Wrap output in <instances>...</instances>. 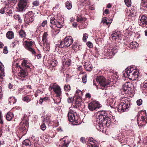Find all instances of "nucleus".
<instances>
[{"label": "nucleus", "mask_w": 147, "mask_h": 147, "mask_svg": "<svg viewBox=\"0 0 147 147\" xmlns=\"http://www.w3.org/2000/svg\"><path fill=\"white\" fill-rule=\"evenodd\" d=\"M96 121L98 123L96 128L100 131L102 130L104 128L109 127L111 123L110 119L108 117L107 112L105 111L99 112Z\"/></svg>", "instance_id": "obj_1"}, {"label": "nucleus", "mask_w": 147, "mask_h": 147, "mask_svg": "<svg viewBox=\"0 0 147 147\" xmlns=\"http://www.w3.org/2000/svg\"><path fill=\"white\" fill-rule=\"evenodd\" d=\"M123 73V76L128 77L130 80L133 81L135 80L138 79L139 74L137 69H134L131 67H127Z\"/></svg>", "instance_id": "obj_2"}, {"label": "nucleus", "mask_w": 147, "mask_h": 147, "mask_svg": "<svg viewBox=\"0 0 147 147\" xmlns=\"http://www.w3.org/2000/svg\"><path fill=\"white\" fill-rule=\"evenodd\" d=\"M134 85L130 82H126L123 86L121 90L122 95L125 94L131 95L134 93Z\"/></svg>", "instance_id": "obj_3"}, {"label": "nucleus", "mask_w": 147, "mask_h": 147, "mask_svg": "<svg viewBox=\"0 0 147 147\" xmlns=\"http://www.w3.org/2000/svg\"><path fill=\"white\" fill-rule=\"evenodd\" d=\"M96 80L100 85V88L102 89H104L107 87L111 82V81L109 79L106 80L103 76H97Z\"/></svg>", "instance_id": "obj_4"}, {"label": "nucleus", "mask_w": 147, "mask_h": 147, "mask_svg": "<svg viewBox=\"0 0 147 147\" xmlns=\"http://www.w3.org/2000/svg\"><path fill=\"white\" fill-rule=\"evenodd\" d=\"M67 115L69 120L72 122L73 125H76L80 124L78 123V116L74 111L72 110H69Z\"/></svg>", "instance_id": "obj_5"}, {"label": "nucleus", "mask_w": 147, "mask_h": 147, "mask_svg": "<svg viewBox=\"0 0 147 147\" xmlns=\"http://www.w3.org/2000/svg\"><path fill=\"white\" fill-rule=\"evenodd\" d=\"M130 106L129 103L127 100H122L117 105L116 108L118 111L123 112L127 111Z\"/></svg>", "instance_id": "obj_6"}, {"label": "nucleus", "mask_w": 147, "mask_h": 147, "mask_svg": "<svg viewBox=\"0 0 147 147\" xmlns=\"http://www.w3.org/2000/svg\"><path fill=\"white\" fill-rule=\"evenodd\" d=\"M28 124V122L27 120L24 119V118L22 119L18 128L19 132L22 133L24 135L25 134L27 131Z\"/></svg>", "instance_id": "obj_7"}, {"label": "nucleus", "mask_w": 147, "mask_h": 147, "mask_svg": "<svg viewBox=\"0 0 147 147\" xmlns=\"http://www.w3.org/2000/svg\"><path fill=\"white\" fill-rule=\"evenodd\" d=\"M50 89H53L56 94V96H61V91L60 86L56 83L51 84L49 87Z\"/></svg>", "instance_id": "obj_8"}, {"label": "nucleus", "mask_w": 147, "mask_h": 147, "mask_svg": "<svg viewBox=\"0 0 147 147\" xmlns=\"http://www.w3.org/2000/svg\"><path fill=\"white\" fill-rule=\"evenodd\" d=\"M101 105L99 102L96 101H94L90 102L88 105L89 109L91 111H93L101 107Z\"/></svg>", "instance_id": "obj_9"}, {"label": "nucleus", "mask_w": 147, "mask_h": 147, "mask_svg": "<svg viewBox=\"0 0 147 147\" xmlns=\"http://www.w3.org/2000/svg\"><path fill=\"white\" fill-rule=\"evenodd\" d=\"M118 48V47L117 46H115L113 45L111 46L108 49L105 50V54L109 56L114 55L117 52Z\"/></svg>", "instance_id": "obj_10"}, {"label": "nucleus", "mask_w": 147, "mask_h": 147, "mask_svg": "<svg viewBox=\"0 0 147 147\" xmlns=\"http://www.w3.org/2000/svg\"><path fill=\"white\" fill-rule=\"evenodd\" d=\"M23 45L26 49L31 52L32 54H35V52L32 48V42L30 40L23 42Z\"/></svg>", "instance_id": "obj_11"}, {"label": "nucleus", "mask_w": 147, "mask_h": 147, "mask_svg": "<svg viewBox=\"0 0 147 147\" xmlns=\"http://www.w3.org/2000/svg\"><path fill=\"white\" fill-rule=\"evenodd\" d=\"M33 16L34 14L32 11H28L25 15V21L26 23L28 24L32 23L34 20Z\"/></svg>", "instance_id": "obj_12"}, {"label": "nucleus", "mask_w": 147, "mask_h": 147, "mask_svg": "<svg viewBox=\"0 0 147 147\" xmlns=\"http://www.w3.org/2000/svg\"><path fill=\"white\" fill-rule=\"evenodd\" d=\"M27 3L26 0H20L18 4V6L16 7L17 11L20 12H22L24 8L26 6Z\"/></svg>", "instance_id": "obj_13"}, {"label": "nucleus", "mask_w": 147, "mask_h": 147, "mask_svg": "<svg viewBox=\"0 0 147 147\" xmlns=\"http://www.w3.org/2000/svg\"><path fill=\"white\" fill-rule=\"evenodd\" d=\"M137 122L139 126H142L145 125L147 122L146 116H141L140 117H137Z\"/></svg>", "instance_id": "obj_14"}, {"label": "nucleus", "mask_w": 147, "mask_h": 147, "mask_svg": "<svg viewBox=\"0 0 147 147\" xmlns=\"http://www.w3.org/2000/svg\"><path fill=\"white\" fill-rule=\"evenodd\" d=\"M50 21L51 24L53 25H55L58 28H61L63 26V22L55 20V18L53 17H51Z\"/></svg>", "instance_id": "obj_15"}, {"label": "nucleus", "mask_w": 147, "mask_h": 147, "mask_svg": "<svg viewBox=\"0 0 147 147\" xmlns=\"http://www.w3.org/2000/svg\"><path fill=\"white\" fill-rule=\"evenodd\" d=\"M139 20L140 22V25L143 27H147V17L143 15L141 17H139Z\"/></svg>", "instance_id": "obj_16"}, {"label": "nucleus", "mask_w": 147, "mask_h": 147, "mask_svg": "<svg viewBox=\"0 0 147 147\" xmlns=\"http://www.w3.org/2000/svg\"><path fill=\"white\" fill-rule=\"evenodd\" d=\"M73 40L71 36H66L64 39L63 44L65 46L69 47L72 44Z\"/></svg>", "instance_id": "obj_17"}, {"label": "nucleus", "mask_w": 147, "mask_h": 147, "mask_svg": "<svg viewBox=\"0 0 147 147\" xmlns=\"http://www.w3.org/2000/svg\"><path fill=\"white\" fill-rule=\"evenodd\" d=\"M18 75L21 78L22 80H23L24 79L22 78H25L27 76L28 72L26 70L22 69L18 73Z\"/></svg>", "instance_id": "obj_18"}, {"label": "nucleus", "mask_w": 147, "mask_h": 147, "mask_svg": "<svg viewBox=\"0 0 147 147\" xmlns=\"http://www.w3.org/2000/svg\"><path fill=\"white\" fill-rule=\"evenodd\" d=\"M111 36L113 39H119L121 37V34L119 31L113 32V33L111 35Z\"/></svg>", "instance_id": "obj_19"}, {"label": "nucleus", "mask_w": 147, "mask_h": 147, "mask_svg": "<svg viewBox=\"0 0 147 147\" xmlns=\"http://www.w3.org/2000/svg\"><path fill=\"white\" fill-rule=\"evenodd\" d=\"M75 100V106L76 107H79L80 106L81 103L82 101V98L80 97H74Z\"/></svg>", "instance_id": "obj_20"}, {"label": "nucleus", "mask_w": 147, "mask_h": 147, "mask_svg": "<svg viewBox=\"0 0 147 147\" xmlns=\"http://www.w3.org/2000/svg\"><path fill=\"white\" fill-rule=\"evenodd\" d=\"M23 66L29 68L30 67V63L28 60H24L21 63Z\"/></svg>", "instance_id": "obj_21"}, {"label": "nucleus", "mask_w": 147, "mask_h": 147, "mask_svg": "<svg viewBox=\"0 0 147 147\" xmlns=\"http://www.w3.org/2000/svg\"><path fill=\"white\" fill-rule=\"evenodd\" d=\"M141 8L143 10L147 9V0H142L141 4Z\"/></svg>", "instance_id": "obj_22"}, {"label": "nucleus", "mask_w": 147, "mask_h": 147, "mask_svg": "<svg viewBox=\"0 0 147 147\" xmlns=\"http://www.w3.org/2000/svg\"><path fill=\"white\" fill-rule=\"evenodd\" d=\"M138 44L136 42H131L129 44L128 47L130 49H135L138 47Z\"/></svg>", "instance_id": "obj_23"}, {"label": "nucleus", "mask_w": 147, "mask_h": 147, "mask_svg": "<svg viewBox=\"0 0 147 147\" xmlns=\"http://www.w3.org/2000/svg\"><path fill=\"white\" fill-rule=\"evenodd\" d=\"M118 139L121 143L123 144L122 145H125L127 143V140L124 137L119 136Z\"/></svg>", "instance_id": "obj_24"}, {"label": "nucleus", "mask_w": 147, "mask_h": 147, "mask_svg": "<svg viewBox=\"0 0 147 147\" xmlns=\"http://www.w3.org/2000/svg\"><path fill=\"white\" fill-rule=\"evenodd\" d=\"M7 37L9 39H12L14 37L13 33L12 31H9L6 34Z\"/></svg>", "instance_id": "obj_25"}, {"label": "nucleus", "mask_w": 147, "mask_h": 147, "mask_svg": "<svg viewBox=\"0 0 147 147\" xmlns=\"http://www.w3.org/2000/svg\"><path fill=\"white\" fill-rule=\"evenodd\" d=\"M107 101L109 102L110 105H112L113 104L114 105L116 102V99L113 97H109L108 100H107Z\"/></svg>", "instance_id": "obj_26"}, {"label": "nucleus", "mask_w": 147, "mask_h": 147, "mask_svg": "<svg viewBox=\"0 0 147 147\" xmlns=\"http://www.w3.org/2000/svg\"><path fill=\"white\" fill-rule=\"evenodd\" d=\"M4 66L2 63L0 62V78L4 76V72L3 71Z\"/></svg>", "instance_id": "obj_27"}, {"label": "nucleus", "mask_w": 147, "mask_h": 147, "mask_svg": "<svg viewBox=\"0 0 147 147\" xmlns=\"http://www.w3.org/2000/svg\"><path fill=\"white\" fill-rule=\"evenodd\" d=\"M22 144L26 146H29V147H30L31 144L30 140L28 139L24 140L22 142Z\"/></svg>", "instance_id": "obj_28"}, {"label": "nucleus", "mask_w": 147, "mask_h": 147, "mask_svg": "<svg viewBox=\"0 0 147 147\" xmlns=\"http://www.w3.org/2000/svg\"><path fill=\"white\" fill-rule=\"evenodd\" d=\"M82 94L83 92L82 91L79 90H77L76 91L75 97H80V98H82Z\"/></svg>", "instance_id": "obj_29"}, {"label": "nucleus", "mask_w": 147, "mask_h": 147, "mask_svg": "<svg viewBox=\"0 0 147 147\" xmlns=\"http://www.w3.org/2000/svg\"><path fill=\"white\" fill-rule=\"evenodd\" d=\"M56 96V98L53 99V100H54L55 103L58 105L61 102V96Z\"/></svg>", "instance_id": "obj_30"}, {"label": "nucleus", "mask_w": 147, "mask_h": 147, "mask_svg": "<svg viewBox=\"0 0 147 147\" xmlns=\"http://www.w3.org/2000/svg\"><path fill=\"white\" fill-rule=\"evenodd\" d=\"M13 116V113L10 112H8L6 115V118L8 121H10L11 120Z\"/></svg>", "instance_id": "obj_31"}, {"label": "nucleus", "mask_w": 147, "mask_h": 147, "mask_svg": "<svg viewBox=\"0 0 147 147\" xmlns=\"http://www.w3.org/2000/svg\"><path fill=\"white\" fill-rule=\"evenodd\" d=\"M50 117L49 116H46L44 118V120H43V122L47 123L50 122Z\"/></svg>", "instance_id": "obj_32"}, {"label": "nucleus", "mask_w": 147, "mask_h": 147, "mask_svg": "<svg viewBox=\"0 0 147 147\" xmlns=\"http://www.w3.org/2000/svg\"><path fill=\"white\" fill-rule=\"evenodd\" d=\"M43 44L44 46V48L45 49L44 47H45V50L46 51H49L50 49V47H49V43L48 42H44L43 43Z\"/></svg>", "instance_id": "obj_33"}, {"label": "nucleus", "mask_w": 147, "mask_h": 147, "mask_svg": "<svg viewBox=\"0 0 147 147\" xmlns=\"http://www.w3.org/2000/svg\"><path fill=\"white\" fill-rule=\"evenodd\" d=\"M47 33L45 32L44 33L42 38V41L43 43L46 42H48L47 40Z\"/></svg>", "instance_id": "obj_34"}, {"label": "nucleus", "mask_w": 147, "mask_h": 147, "mask_svg": "<svg viewBox=\"0 0 147 147\" xmlns=\"http://www.w3.org/2000/svg\"><path fill=\"white\" fill-rule=\"evenodd\" d=\"M22 100L28 103L31 100V98L28 96H25L22 98Z\"/></svg>", "instance_id": "obj_35"}, {"label": "nucleus", "mask_w": 147, "mask_h": 147, "mask_svg": "<svg viewBox=\"0 0 147 147\" xmlns=\"http://www.w3.org/2000/svg\"><path fill=\"white\" fill-rule=\"evenodd\" d=\"M19 34L21 37H25L26 36V33L24 30H21L19 32Z\"/></svg>", "instance_id": "obj_36"}, {"label": "nucleus", "mask_w": 147, "mask_h": 147, "mask_svg": "<svg viewBox=\"0 0 147 147\" xmlns=\"http://www.w3.org/2000/svg\"><path fill=\"white\" fill-rule=\"evenodd\" d=\"M13 18L17 20H18L19 22H22V20L20 19V16L17 14H15L13 16Z\"/></svg>", "instance_id": "obj_37"}, {"label": "nucleus", "mask_w": 147, "mask_h": 147, "mask_svg": "<svg viewBox=\"0 0 147 147\" xmlns=\"http://www.w3.org/2000/svg\"><path fill=\"white\" fill-rule=\"evenodd\" d=\"M66 6L68 9H70L72 7V4L69 1L66 2Z\"/></svg>", "instance_id": "obj_38"}, {"label": "nucleus", "mask_w": 147, "mask_h": 147, "mask_svg": "<svg viewBox=\"0 0 147 147\" xmlns=\"http://www.w3.org/2000/svg\"><path fill=\"white\" fill-rule=\"evenodd\" d=\"M72 48L74 51H78V49H79L78 47V44L76 43H75L73 44Z\"/></svg>", "instance_id": "obj_39"}, {"label": "nucleus", "mask_w": 147, "mask_h": 147, "mask_svg": "<svg viewBox=\"0 0 147 147\" xmlns=\"http://www.w3.org/2000/svg\"><path fill=\"white\" fill-rule=\"evenodd\" d=\"M50 64L52 66L55 67L57 64V61L53 59L51 61Z\"/></svg>", "instance_id": "obj_40"}, {"label": "nucleus", "mask_w": 147, "mask_h": 147, "mask_svg": "<svg viewBox=\"0 0 147 147\" xmlns=\"http://www.w3.org/2000/svg\"><path fill=\"white\" fill-rule=\"evenodd\" d=\"M77 21L78 22H84L86 20V19L84 18L80 17H79L77 18Z\"/></svg>", "instance_id": "obj_41"}, {"label": "nucleus", "mask_w": 147, "mask_h": 147, "mask_svg": "<svg viewBox=\"0 0 147 147\" xmlns=\"http://www.w3.org/2000/svg\"><path fill=\"white\" fill-rule=\"evenodd\" d=\"M48 97H45L42 98H40L39 100V103L40 104H41L43 102L49 99Z\"/></svg>", "instance_id": "obj_42"}, {"label": "nucleus", "mask_w": 147, "mask_h": 147, "mask_svg": "<svg viewBox=\"0 0 147 147\" xmlns=\"http://www.w3.org/2000/svg\"><path fill=\"white\" fill-rule=\"evenodd\" d=\"M63 141L64 142L63 144H62L61 145H59V147H67L69 144L67 143L65 140H63Z\"/></svg>", "instance_id": "obj_43"}, {"label": "nucleus", "mask_w": 147, "mask_h": 147, "mask_svg": "<svg viewBox=\"0 0 147 147\" xmlns=\"http://www.w3.org/2000/svg\"><path fill=\"white\" fill-rule=\"evenodd\" d=\"M124 2L127 7H129L131 5V0H124Z\"/></svg>", "instance_id": "obj_44"}, {"label": "nucleus", "mask_w": 147, "mask_h": 147, "mask_svg": "<svg viewBox=\"0 0 147 147\" xmlns=\"http://www.w3.org/2000/svg\"><path fill=\"white\" fill-rule=\"evenodd\" d=\"M70 87L69 85H65L64 86V89L66 92H68L70 90Z\"/></svg>", "instance_id": "obj_45"}, {"label": "nucleus", "mask_w": 147, "mask_h": 147, "mask_svg": "<svg viewBox=\"0 0 147 147\" xmlns=\"http://www.w3.org/2000/svg\"><path fill=\"white\" fill-rule=\"evenodd\" d=\"M130 13H131V15L132 17H134L136 16V10H133L131 11V10H130Z\"/></svg>", "instance_id": "obj_46"}, {"label": "nucleus", "mask_w": 147, "mask_h": 147, "mask_svg": "<svg viewBox=\"0 0 147 147\" xmlns=\"http://www.w3.org/2000/svg\"><path fill=\"white\" fill-rule=\"evenodd\" d=\"M88 37V35L86 33H84L83 34V40L84 42L86 41V39Z\"/></svg>", "instance_id": "obj_47"}, {"label": "nucleus", "mask_w": 147, "mask_h": 147, "mask_svg": "<svg viewBox=\"0 0 147 147\" xmlns=\"http://www.w3.org/2000/svg\"><path fill=\"white\" fill-rule=\"evenodd\" d=\"M85 68L88 71H90L92 70V66L91 65H88L87 66H85Z\"/></svg>", "instance_id": "obj_48"}, {"label": "nucleus", "mask_w": 147, "mask_h": 147, "mask_svg": "<svg viewBox=\"0 0 147 147\" xmlns=\"http://www.w3.org/2000/svg\"><path fill=\"white\" fill-rule=\"evenodd\" d=\"M40 128L42 130H45L46 128V127L45 124V123L43 122V123L40 126Z\"/></svg>", "instance_id": "obj_49"}, {"label": "nucleus", "mask_w": 147, "mask_h": 147, "mask_svg": "<svg viewBox=\"0 0 147 147\" xmlns=\"http://www.w3.org/2000/svg\"><path fill=\"white\" fill-rule=\"evenodd\" d=\"M102 22L103 23H106L107 25H108L109 22H107V18L106 17L103 18L102 21Z\"/></svg>", "instance_id": "obj_50"}, {"label": "nucleus", "mask_w": 147, "mask_h": 147, "mask_svg": "<svg viewBox=\"0 0 147 147\" xmlns=\"http://www.w3.org/2000/svg\"><path fill=\"white\" fill-rule=\"evenodd\" d=\"M136 103L138 105L140 106L142 103V100L141 99L138 100L137 101Z\"/></svg>", "instance_id": "obj_51"}, {"label": "nucleus", "mask_w": 147, "mask_h": 147, "mask_svg": "<svg viewBox=\"0 0 147 147\" xmlns=\"http://www.w3.org/2000/svg\"><path fill=\"white\" fill-rule=\"evenodd\" d=\"M87 77V75L85 74V75L84 76L82 77V82L84 83H86V78Z\"/></svg>", "instance_id": "obj_52"}, {"label": "nucleus", "mask_w": 147, "mask_h": 147, "mask_svg": "<svg viewBox=\"0 0 147 147\" xmlns=\"http://www.w3.org/2000/svg\"><path fill=\"white\" fill-rule=\"evenodd\" d=\"M86 45L90 48H92L93 47L92 44L89 41L87 42L86 43Z\"/></svg>", "instance_id": "obj_53"}, {"label": "nucleus", "mask_w": 147, "mask_h": 147, "mask_svg": "<svg viewBox=\"0 0 147 147\" xmlns=\"http://www.w3.org/2000/svg\"><path fill=\"white\" fill-rule=\"evenodd\" d=\"M73 99L74 98H72V97H69L67 99L68 102L69 103L72 102L73 100Z\"/></svg>", "instance_id": "obj_54"}, {"label": "nucleus", "mask_w": 147, "mask_h": 147, "mask_svg": "<svg viewBox=\"0 0 147 147\" xmlns=\"http://www.w3.org/2000/svg\"><path fill=\"white\" fill-rule=\"evenodd\" d=\"M8 51L7 50V47H4L3 48V53L5 54H6L8 53Z\"/></svg>", "instance_id": "obj_55"}, {"label": "nucleus", "mask_w": 147, "mask_h": 147, "mask_svg": "<svg viewBox=\"0 0 147 147\" xmlns=\"http://www.w3.org/2000/svg\"><path fill=\"white\" fill-rule=\"evenodd\" d=\"M47 21L46 20H45L43 21L41 24V26L43 27H45V26L47 24Z\"/></svg>", "instance_id": "obj_56"}, {"label": "nucleus", "mask_w": 147, "mask_h": 147, "mask_svg": "<svg viewBox=\"0 0 147 147\" xmlns=\"http://www.w3.org/2000/svg\"><path fill=\"white\" fill-rule=\"evenodd\" d=\"M33 4L35 6H38L39 5V2L37 1H35L33 2Z\"/></svg>", "instance_id": "obj_57"}, {"label": "nucleus", "mask_w": 147, "mask_h": 147, "mask_svg": "<svg viewBox=\"0 0 147 147\" xmlns=\"http://www.w3.org/2000/svg\"><path fill=\"white\" fill-rule=\"evenodd\" d=\"M64 41L61 42L59 47L61 48H63L65 46L63 44Z\"/></svg>", "instance_id": "obj_58"}, {"label": "nucleus", "mask_w": 147, "mask_h": 147, "mask_svg": "<svg viewBox=\"0 0 147 147\" xmlns=\"http://www.w3.org/2000/svg\"><path fill=\"white\" fill-rule=\"evenodd\" d=\"M52 32H53V33L54 34H58L59 32V31L58 30H57V31H55V30L54 29H53L52 30Z\"/></svg>", "instance_id": "obj_59"}, {"label": "nucleus", "mask_w": 147, "mask_h": 147, "mask_svg": "<svg viewBox=\"0 0 147 147\" xmlns=\"http://www.w3.org/2000/svg\"><path fill=\"white\" fill-rule=\"evenodd\" d=\"M11 98H12L13 99H14V100L15 102H13V104H14L16 102V99H15L14 98V97H11L10 98V99L9 98V103H10V104H11V103L12 102H11V101L10 100V99Z\"/></svg>", "instance_id": "obj_60"}, {"label": "nucleus", "mask_w": 147, "mask_h": 147, "mask_svg": "<svg viewBox=\"0 0 147 147\" xmlns=\"http://www.w3.org/2000/svg\"><path fill=\"white\" fill-rule=\"evenodd\" d=\"M88 147H98L97 146L94 145L93 144L90 143V144L88 145Z\"/></svg>", "instance_id": "obj_61"}, {"label": "nucleus", "mask_w": 147, "mask_h": 147, "mask_svg": "<svg viewBox=\"0 0 147 147\" xmlns=\"http://www.w3.org/2000/svg\"><path fill=\"white\" fill-rule=\"evenodd\" d=\"M80 141L82 143H84L85 142V139L84 137H82L80 139Z\"/></svg>", "instance_id": "obj_62"}, {"label": "nucleus", "mask_w": 147, "mask_h": 147, "mask_svg": "<svg viewBox=\"0 0 147 147\" xmlns=\"http://www.w3.org/2000/svg\"><path fill=\"white\" fill-rule=\"evenodd\" d=\"M144 88V90H147V83H145L143 85Z\"/></svg>", "instance_id": "obj_63"}, {"label": "nucleus", "mask_w": 147, "mask_h": 147, "mask_svg": "<svg viewBox=\"0 0 147 147\" xmlns=\"http://www.w3.org/2000/svg\"><path fill=\"white\" fill-rule=\"evenodd\" d=\"M86 98H90L91 97L89 93H87L86 94Z\"/></svg>", "instance_id": "obj_64"}]
</instances>
